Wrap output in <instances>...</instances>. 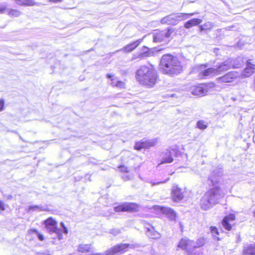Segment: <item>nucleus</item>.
I'll list each match as a JSON object with an SVG mask.
<instances>
[{
  "instance_id": "79ce46f5",
  "label": "nucleus",
  "mask_w": 255,
  "mask_h": 255,
  "mask_svg": "<svg viewBox=\"0 0 255 255\" xmlns=\"http://www.w3.org/2000/svg\"><path fill=\"white\" fill-rule=\"evenodd\" d=\"M6 9V6L5 5H0V13H3Z\"/></svg>"
},
{
  "instance_id": "f704fd0d",
  "label": "nucleus",
  "mask_w": 255,
  "mask_h": 255,
  "mask_svg": "<svg viewBox=\"0 0 255 255\" xmlns=\"http://www.w3.org/2000/svg\"><path fill=\"white\" fill-rule=\"evenodd\" d=\"M203 25L206 30H211L214 27V24L211 22H207L205 23Z\"/></svg>"
},
{
  "instance_id": "39448f33",
  "label": "nucleus",
  "mask_w": 255,
  "mask_h": 255,
  "mask_svg": "<svg viewBox=\"0 0 255 255\" xmlns=\"http://www.w3.org/2000/svg\"><path fill=\"white\" fill-rule=\"evenodd\" d=\"M128 248H133V245L128 244H121L115 246L110 249L107 250L105 252V255L104 254L98 253L93 254L91 255H114L117 253L126 252Z\"/></svg>"
},
{
  "instance_id": "6e6552de",
  "label": "nucleus",
  "mask_w": 255,
  "mask_h": 255,
  "mask_svg": "<svg viewBox=\"0 0 255 255\" xmlns=\"http://www.w3.org/2000/svg\"><path fill=\"white\" fill-rule=\"evenodd\" d=\"M223 174L222 167H216L209 176V180L211 181L213 185H215L219 183Z\"/></svg>"
},
{
  "instance_id": "4468645a",
  "label": "nucleus",
  "mask_w": 255,
  "mask_h": 255,
  "mask_svg": "<svg viewBox=\"0 0 255 255\" xmlns=\"http://www.w3.org/2000/svg\"><path fill=\"white\" fill-rule=\"evenodd\" d=\"M172 197L173 201L178 202L184 197L183 193L177 185L173 186L172 190Z\"/></svg>"
},
{
  "instance_id": "b1692460",
  "label": "nucleus",
  "mask_w": 255,
  "mask_h": 255,
  "mask_svg": "<svg viewBox=\"0 0 255 255\" xmlns=\"http://www.w3.org/2000/svg\"><path fill=\"white\" fill-rule=\"evenodd\" d=\"M146 235L148 237L153 239H158L161 237L160 234L155 231L153 227L147 228Z\"/></svg>"
},
{
  "instance_id": "9b49d317",
  "label": "nucleus",
  "mask_w": 255,
  "mask_h": 255,
  "mask_svg": "<svg viewBox=\"0 0 255 255\" xmlns=\"http://www.w3.org/2000/svg\"><path fill=\"white\" fill-rule=\"evenodd\" d=\"M176 153V149H166L161 153V156L162 160L161 163H171L173 161V156Z\"/></svg>"
},
{
  "instance_id": "8fccbe9b",
  "label": "nucleus",
  "mask_w": 255,
  "mask_h": 255,
  "mask_svg": "<svg viewBox=\"0 0 255 255\" xmlns=\"http://www.w3.org/2000/svg\"><path fill=\"white\" fill-rule=\"evenodd\" d=\"M6 198L8 200H11L12 198V196L11 195H7L6 196Z\"/></svg>"
},
{
  "instance_id": "c03bdc74",
  "label": "nucleus",
  "mask_w": 255,
  "mask_h": 255,
  "mask_svg": "<svg viewBox=\"0 0 255 255\" xmlns=\"http://www.w3.org/2000/svg\"><path fill=\"white\" fill-rule=\"evenodd\" d=\"M106 77L108 79H111V80L112 81H113L114 80L113 79V77H114V75H112L111 74H107L106 75Z\"/></svg>"
},
{
  "instance_id": "2eb2a0df",
  "label": "nucleus",
  "mask_w": 255,
  "mask_h": 255,
  "mask_svg": "<svg viewBox=\"0 0 255 255\" xmlns=\"http://www.w3.org/2000/svg\"><path fill=\"white\" fill-rule=\"evenodd\" d=\"M231 62L229 59L220 64L215 70L217 71V75H220L232 68Z\"/></svg>"
},
{
  "instance_id": "393cba45",
  "label": "nucleus",
  "mask_w": 255,
  "mask_h": 255,
  "mask_svg": "<svg viewBox=\"0 0 255 255\" xmlns=\"http://www.w3.org/2000/svg\"><path fill=\"white\" fill-rule=\"evenodd\" d=\"M202 22V19L199 18H193L186 22L184 24V27L186 28H190V27L198 25Z\"/></svg>"
},
{
  "instance_id": "3c124183",
  "label": "nucleus",
  "mask_w": 255,
  "mask_h": 255,
  "mask_svg": "<svg viewBox=\"0 0 255 255\" xmlns=\"http://www.w3.org/2000/svg\"><path fill=\"white\" fill-rule=\"evenodd\" d=\"M187 255H194V254H193L192 253H191L190 252V250H187Z\"/></svg>"
},
{
  "instance_id": "58836bf2",
  "label": "nucleus",
  "mask_w": 255,
  "mask_h": 255,
  "mask_svg": "<svg viewBox=\"0 0 255 255\" xmlns=\"http://www.w3.org/2000/svg\"><path fill=\"white\" fill-rule=\"evenodd\" d=\"M31 232L35 233L37 234L38 238L40 241H43L44 240V237L42 235H41L40 234L38 233V231L35 229H33L30 230Z\"/></svg>"
},
{
  "instance_id": "c9c22d12",
  "label": "nucleus",
  "mask_w": 255,
  "mask_h": 255,
  "mask_svg": "<svg viewBox=\"0 0 255 255\" xmlns=\"http://www.w3.org/2000/svg\"><path fill=\"white\" fill-rule=\"evenodd\" d=\"M20 14L21 12L19 10L16 9H12L9 12V15L15 17L18 16Z\"/></svg>"
},
{
  "instance_id": "f3484780",
  "label": "nucleus",
  "mask_w": 255,
  "mask_h": 255,
  "mask_svg": "<svg viewBox=\"0 0 255 255\" xmlns=\"http://www.w3.org/2000/svg\"><path fill=\"white\" fill-rule=\"evenodd\" d=\"M160 22L162 24L175 25L177 23L175 13L169 14L162 18Z\"/></svg>"
},
{
  "instance_id": "7c9ffc66",
  "label": "nucleus",
  "mask_w": 255,
  "mask_h": 255,
  "mask_svg": "<svg viewBox=\"0 0 255 255\" xmlns=\"http://www.w3.org/2000/svg\"><path fill=\"white\" fill-rule=\"evenodd\" d=\"M142 51L141 53L144 59L151 55V53L149 51V48L146 46L143 47Z\"/></svg>"
},
{
  "instance_id": "72a5a7b5",
  "label": "nucleus",
  "mask_w": 255,
  "mask_h": 255,
  "mask_svg": "<svg viewBox=\"0 0 255 255\" xmlns=\"http://www.w3.org/2000/svg\"><path fill=\"white\" fill-rule=\"evenodd\" d=\"M111 84L113 86H116V87L120 88V89L124 88L125 86V83L122 81H118L116 84H114V83L113 82H112L111 83Z\"/></svg>"
},
{
  "instance_id": "0eeeda50",
  "label": "nucleus",
  "mask_w": 255,
  "mask_h": 255,
  "mask_svg": "<svg viewBox=\"0 0 255 255\" xmlns=\"http://www.w3.org/2000/svg\"><path fill=\"white\" fill-rule=\"evenodd\" d=\"M240 73L237 71H231L223 76L217 78V81L219 83H230L239 77Z\"/></svg>"
},
{
  "instance_id": "e433bc0d",
  "label": "nucleus",
  "mask_w": 255,
  "mask_h": 255,
  "mask_svg": "<svg viewBox=\"0 0 255 255\" xmlns=\"http://www.w3.org/2000/svg\"><path fill=\"white\" fill-rule=\"evenodd\" d=\"M168 180H169V178H167V179L165 180L161 181H158V182H154V181H150L149 182V183L151 184L152 186H155V185H159L160 184L165 183Z\"/></svg>"
},
{
  "instance_id": "864d4df0",
  "label": "nucleus",
  "mask_w": 255,
  "mask_h": 255,
  "mask_svg": "<svg viewBox=\"0 0 255 255\" xmlns=\"http://www.w3.org/2000/svg\"><path fill=\"white\" fill-rule=\"evenodd\" d=\"M60 226L63 229L64 228V227H66L63 222H61L60 223Z\"/></svg>"
},
{
  "instance_id": "49530a36",
  "label": "nucleus",
  "mask_w": 255,
  "mask_h": 255,
  "mask_svg": "<svg viewBox=\"0 0 255 255\" xmlns=\"http://www.w3.org/2000/svg\"><path fill=\"white\" fill-rule=\"evenodd\" d=\"M0 210H4V204L2 202H1L0 201Z\"/></svg>"
},
{
  "instance_id": "5701e85b",
  "label": "nucleus",
  "mask_w": 255,
  "mask_h": 255,
  "mask_svg": "<svg viewBox=\"0 0 255 255\" xmlns=\"http://www.w3.org/2000/svg\"><path fill=\"white\" fill-rule=\"evenodd\" d=\"M161 212L167 215L171 220H174L176 218V214L175 212L170 208L162 207Z\"/></svg>"
},
{
  "instance_id": "5fc2aeb1",
  "label": "nucleus",
  "mask_w": 255,
  "mask_h": 255,
  "mask_svg": "<svg viewBox=\"0 0 255 255\" xmlns=\"http://www.w3.org/2000/svg\"><path fill=\"white\" fill-rule=\"evenodd\" d=\"M60 226L63 229L64 228V227H66L63 222H61L60 223Z\"/></svg>"
},
{
  "instance_id": "1a4fd4ad",
  "label": "nucleus",
  "mask_w": 255,
  "mask_h": 255,
  "mask_svg": "<svg viewBox=\"0 0 255 255\" xmlns=\"http://www.w3.org/2000/svg\"><path fill=\"white\" fill-rule=\"evenodd\" d=\"M157 142V139L142 140L141 142H136L134 148L138 150L142 148H148L155 146Z\"/></svg>"
},
{
  "instance_id": "a211bd4d",
  "label": "nucleus",
  "mask_w": 255,
  "mask_h": 255,
  "mask_svg": "<svg viewBox=\"0 0 255 255\" xmlns=\"http://www.w3.org/2000/svg\"><path fill=\"white\" fill-rule=\"evenodd\" d=\"M193 241L188 239H182L178 245V247L185 250H190L192 247Z\"/></svg>"
},
{
  "instance_id": "9d476101",
  "label": "nucleus",
  "mask_w": 255,
  "mask_h": 255,
  "mask_svg": "<svg viewBox=\"0 0 255 255\" xmlns=\"http://www.w3.org/2000/svg\"><path fill=\"white\" fill-rule=\"evenodd\" d=\"M170 30L167 31H158L154 33L153 35V41L155 42H160L166 41V39L170 37L171 34Z\"/></svg>"
},
{
  "instance_id": "09e8293b",
  "label": "nucleus",
  "mask_w": 255,
  "mask_h": 255,
  "mask_svg": "<svg viewBox=\"0 0 255 255\" xmlns=\"http://www.w3.org/2000/svg\"><path fill=\"white\" fill-rule=\"evenodd\" d=\"M199 28H200V31H204L206 30L205 28H204V27L203 24L200 25Z\"/></svg>"
},
{
  "instance_id": "f257e3e1",
  "label": "nucleus",
  "mask_w": 255,
  "mask_h": 255,
  "mask_svg": "<svg viewBox=\"0 0 255 255\" xmlns=\"http://www.w3.org/2000/svg\"><path fill=\"white\" fill-rule=\"evenodd\" d=\"M160 69L163 74L174 76L180 74L182 71L183 67L177 57L165 54L161 58Z\"/></svg>"
},
{
  "instance_id": "c85d7f7f",
  "label": "nucleus",
  "mask_w": 255,
  "mask_h": 255,
  "mask_svg": "<svg viewBox=\"0 0 255 255\" xmlns=\"http://www.w3.org/2000/svg\"><path fill=\"white\" fill-rule=\"evenodd\" d=\"M204 244H205L204 239L203 238H200V239H198L196 243H194L193 242V243L192 244V248L194 249L199 248L200 247L203 246L204 245Z\"/></svg>"
},
{
  "instance_id": "603ef678",
  "label": "nucleus",
  "mask_w": 255,
  "mask_h": 255,
  "mask_svg": "<svg viewBox=\"0 0 255 255\" xmlns=\"http://www.w3.org/2000/svg\"><path fill=\"white\" fill-rule=\"evenodd\" d=\"M50 0L53 2H58L61 1L62 0Z\"/></svg>"
},
{
  "instance_id": "412c9836",
  "label": "nucleus",
  "mask_w": 255,
  "mask_h": 255,
  "mask_svg": "<svg viewBox=\"0 0 255 255\" xmlns=\"http://www.w3.org/2000/svg\"><path fill=\"white\" fill-rule=\"evenodd\" d=\"M142 39H139L136 41L126 45L123 48L122 50H123L126 52H130L133 50L136 47H137L142 42Z\"/></svg>"
},
{
  "instance_id": "ea45409f",
  "label": "nucleus",
  "mask_w": 255,
  "mask_h": 255,
  "mask_svg": "<svg viewBox=\"0 0 255 255\" xmlns=\"http://www.w3.org/2000/svg\"><path fill=\"white\" fill-rule=\"evenodd\" d=\"M121 172H128L129 171L128 168L124 165H120L118 167Z\"/></svg>"
},
{
  "instance_id": "dca6fc26",
  "label": "nucleus",
  "mask_w": 255,
  "mask_h": 255,
  "mask_svg": "<svg viewBox=\"0 0 255 255\" xmlns=\"http://www.w3.org/2000/svg\"><path fill=\"white\" fill-rule=\"evenodd\" d=\"M235 220V216L233 214H230L224 218L222 221V225L226 230L230 231L232 229L231 222H233Z\"/></svg>"
},
{
  "instance_id": "2f4dec72",
  "label": "nucleus",
  "mask_w": 255,
  "mask_h": 255,
  "mask_svg": "<svg viewBox=\"0 0 255 255\" xmlns=\"http://www.w3.org/2000/svg\"><path fill=\"white\" fill-rule=\"evenodd\" d=\"M29 210H32L33 211H44L45 209L41 206L39 205H34V206H30L29 207Z\"/></svg>"
},
{
  "instance_id": "7ed1b4c3",
  "label": "nucleus",
  "mask_w": 255,
  "mask_h": 255,
  "mask_svg": "<svg viewBox=\"0 0 255 255\" xmlns=\"http://www.w3.org/2000/svg\"><path fill=\"white\" fill-rule=\"evenodd\" d=\"M136 78L140 84L152 87L156 82L157 74L153 69L141 66L136 72Z\"/></svg>"
},
{
  "instance_id": "4c0bfd02",
  "label": "nucleus",
  "mask_w": 255,
  "mask_h": 255,
  "mask_svg": "<svg viewBox=\"0 0 255 255\" xmlns=\"http://www.w3.org/2000/svg\"><path fill=\"white\" fill-rule=\"evenodd\" d=\"M110 233L114 236H117L121 233V231L119 229H112L110 231Z\"/></svg>"
},
{
  "instance_id": "cd10ccee",
  "label": "nucleus",
  "mask_w": 255,
  "mask_h": 255,
  "mask_svg": "<svg viewBox=\"0 0 255 255\" xmlns=\"http://www.w3.org/2000/svg\"><path fill=\"white\" fill-rule=\"evenodd\" d=\"M78 251L81 253L91 252V246L89 245H80L78 247Z\"/></svg>"
},
{
  "instance_id": "4be33fe9",
  "label": "nucleus",
  "mask_w": 255,
  "mask_h": 255,
  "mask_svg": "<svg viewBox=\"0 0 255 255\" xmlns=\"http://www.w3.org/2000/svg\"><path fill=\"white\" fill-rule=\"evenodd\" d=\"M229 60L231 62V65L233 68H238L241 67L244 63V58L242 57H238L234 60L229 59Z\"/></svg>"
},
{
  "instance_id": "ddd939ff",
  "label": "nucleus",
  "mask_w": 255,
  "mask_h": 255,
  "mask_svg": "<svg viewBox=\"0 0 255 255\" xmlns=\"http://www.w3.org/2000/svg\"><path fill=\"white\" fill-rule=\"evenodd\" d=\"M255 72V64H252L249 60L247 61L246 67L242 71V75L243 77H249Z\"/></svg>"
},
{
  "instance_id": "20e7f679",
  "label": "nucleus",
  "mask_w": 255,
  "mask_h": 255,
  "mask_svg": "<svg viewBox=\"0 0 255 255\" xmlns=\"http://www.w3.org/2000/svg\"><path fill=\"white\" fill-rule=\"evenodd\" d=\"M47 231L50 233H56L58 236V239L61 240L62 235L61 234V230L57 228V223L53 218L50 217L44 221Z\"/></svg>"
},
{
  "instance_id": "a19ab883",
  "label": "nucleus",
  "mask_w": 255,
  "mask_h": 255,
  "mask_svg": "<svg viewBox=\"0 0 255 255\" xmlns=\"http://www.w3.org/2000/svg\"><path fill=\"white\" fill-rule=\"evenodd\" d=\"M136 59H144L143 57H142V54L140 53V54H138L137 56L134 55L133 57L132 58V60H135Z\"/></svg>"
},
{
  "instance_id": "423d86ee",
  "label": "nucleus",
  "mask_w": 255,
  "mask_h": 255,
  "mask_svg": "<svg viewBox=\"0 0 255 255\" xmlns=\"http://www.w3.org/2000/svg\"><path fill=\"white\" fill-rule=\"evenodd\" d=\"M137 205L134 203L126 202L122 205L114 207L116 212H134L137 210Z\"/></svg>"
},
{
  "instance_id": "6e6d98bb",
  "label": "nucleus",
  "mask_w": 255,
  "mask_h": 255,
  "mask_svg": "<svg viewBox=\"0 0 255 255\" xmlns=\"http://www.w3.org/2000/svg\"><path fill=\"white\" fill-rule=\"evenodd\" d=\"M201 67H204V68H205V66H204V65H201Z\"/></svg>"
},
{
  "instance_id": "c756f323",
  "label": "nucleus",
  "mask_w": 255,
  "mask_h": 255,
  "mask_svg": "<svg viewBox=\"0 0 255 255\" xmlns=\"http://www.w3.org/2000/svg\"><path fill=\"white\" fill-rule=\"evenodd\" d=\"M196 127L200 129H205L208 126L207 123L204 120H200L197 122Z\"/></svg>"
},
{
  "instance_id": "473e14b6",
  "label": "nucleus",
  "mask_w": 255,
  "mask_h": 255,
  "mask_svg": "<svg viewBox=\"0 0 255 255\" xmlns=\"http://www.w3.org/2000/svg\"><path fill=\"white\" fill-rule=\"evenodd\" d=\"M210 230H211V232L213 235V236H214L215 238H217V240H220V239H219V238L217 237V236H216L215 235H219V231H218V229L216 227H214V226H211L210 227Z\"/></svg>"
},
{
  "instance_id": "f8f14e48",
  "label": "nucleus",
  "mask_w": 255,
  "mask_h": 255,
  "mask_svg": "<svg viewBox=\"0 0 255 255\" xmlns=\"http://www.w3.org/2000/svg\"><path fill=\"white\" fill-rule=\"evenodd\" d=\"M191 91L192 94L197 96H203L208 92L207 88L203 84L192 86Z\"/></svg>"
},
{
  "instance_id": "a878e982",
  "label": "nucleus",
  "mask_w": 255,
  "mask_h": 255,
  "mask_svg": "<svg viewBox=\"0 0 255 255\" xmlns=\"http://www.w3.org/2000/svg\"><path fill=\"white\" fill-rule=\"evenodd\" d=\"M177 23L180 21L184 20L188 18L190 16L194 15L195 13H175Z\"/></svg>"
},
{
  "instance_id": "aec40b11",
  "label": "nucleus",
  "mask_w": 255,
  "mask_h": 255,
  "mask_svg": "<svg viewBox=\"0 0 255 255\" xmlns=\"http://www.w3.org/2000/svg\"><path fill=\"white\" fill-rule=\"evenodd\" d=\"M243 254L244 255H255V244L245 245Z\"/></svg>"
},
{
  "instance_id": "de8ad7c7",
  "label": "nucleus",
  "mask_w": 255,
  "mask_h": 255,
  "mask_svg": "<svg viewBox=\"0 0 255 255\" xmlns=\"http://www.w3.org/2000/svg\"><path fill=\"white\" fill-rule=\"evenodd\" d=\"M63 233L65 234H67L68 233V230L66 227H64V228L63 229Z\"/></svg>"
},
{
  "instance_id": "f03ea898",
  "label": "nucleus",
  "mask_w": 255,
  "mask_h": 255,
  "mask_svg": "<svg viewBox=\"0 0 255 255\" xmlns=\"http://www.w3.org/2000/svg\"><path fill=\"white\" fill-rule=\"evenodd\" d=\"M225 194L219 187H215L210 189L204 195L200 201L201 208L207 210L223 198Z\"/></svg>"
},
{
  "instance_id": "37998d69",
  "label": "nucleus",
  "mask_w": 255,
  "mask_h": 255,
  "mask_svg": "<svg viewBox=\"0 0 255 255\" xmlns=\"http://www.w3.org/2000/svg\"><path fill=\"white\" fill-rule=\"evenodd\" d=\"M4 101L3 100H0V111L3 110Z\"/></svg>"
},
{
  "instance_id": "4d7b16f0",
  "label": "nucleus",
  "mask_w": 255,
  "mask_h": 255,
  "mask_svg": "<svg viewBox=\"0 0 255 255\" xmlns=\"http://www.w3.org/2000/svg\"><path fill=\"white\" fill-rule=\"evenodd\" d=\"M254 216L255 217V211L254 212Z\"/></svg>"
},
{
  "instance_id": "a18cd8bd",
  "label": "nucleus",
  "mask_w": 255,
  "mask_h": 255,
  "mask_svg": "<svg viewBox=\"0 0 255 255\" xmlns=\"http://www.w3.org/2000/svg\"><path fill=\"white\" fill-rule=\"evenodd\" d=\"M122 178L125 180L127 181L130 179V177L128 175H123Z\"/></svg>"
},
{
  "instance_id": "6ab92c4d",
  "label": "nucleus",
  "mask_w": 255,
  "mask_h": 255,
  "mask_svg": "<svg viewBox=\"0 0 255 255\" xmlns=\"http://www.w3.org/2000/svg\"><path fill=\"white\" fill-rule=\"evenodd\" d=\"M216 73L215 68H209L200 72L199 76L201 78H205L208 76H216Z\"/></svg>"
},
{
  "instance_id": "bb28decb",
  "label": "nucleus",
  "mask_w": 255,
  "mask_h": 255,
  "mask_svg": "<svg viewBox=\"0 0 255 255\" xmlns=\"http://www.w3.org/2000/svg\"><path fill=\"white\" fill-rule=\"evenodd\" d=\"M16 3L25 6H32L35 5L36 2L33 0H14Z\"/></svg>"
}]
</instances>
